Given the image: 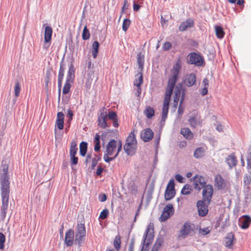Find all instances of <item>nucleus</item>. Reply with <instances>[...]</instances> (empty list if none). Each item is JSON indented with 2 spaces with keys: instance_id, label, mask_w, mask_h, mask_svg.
Instances as JSON below:
<instances>
[{
  "instance_id": "obj_29",
  "label": "nucleus",
  "mask_w": 251,
  "mask_h": 251,
  "mask_svg": "<svg viewBox=\"0 0 251 251\" xmlns=\"http://www.w3.org/2000/svg\"><path fill=\"white\" fill-rule=\"evenodd\" d=\"M100 45L98 41H94L92 46V53L94 58H96L99 52Z\"/></svg>"
},
{
  "instance_id": "obj_17",
  "label": "nucleus",
  "mask_w": 251,
  "mask_h": 251,
  "mask_svg": "<svg viewBox=\"0 0 251 251\" xmlns=\"http://www.w3.org/2000/svg\"><path fill=\"white\" fill-rule=\"evenodd\" d=\"M75 236L74 231L70 229L66 231L65 236V243L67 246H71L75 243Z\"/></svg>"
},
{
  "instance_id": "obj_62",
  "label": "nucleus",
  "mask_w": 251,
  "mask_h": 251,
  "mask_svg": "<svg viewBox=\"0 0 251 251\" xmlns=\"http://www.w3.org/2000/svg\"><path fill=\"white\" fill-rule=\"evenodd\" d=\"M134 244L133 241L131 242L128 246L127 251H133Z\"/></svg>"
},
{
  "instance_id": "obj_31",
  "label": "nucleus",
  "mask_w": 251,
  "mask_h": 251,
  "mask_svg": "<svg viewBox=\"0 0 251 251\" xmlns=\"http://www.w3.org/2000/svg\"><path fill=\"white\" fill-rule=\"evenodd\" d=\"M144 113L148 118L151 119L154 115V110L151 107L148 106L146 108Z\"/></svg>"
},
{
  "instance_id": "obj_64",
  "label": "nucleus",
  "mask_w": 251,
  "mask_h": 251,
  "mask_svg": "<svg viewBox=\"0 0 251 251\" xmlns=\"http://www.w3.org/2000/svg\"><path fill=\"white\" fill-rule=\"evenodd\" d=\"M113 126L115 127H117L119 126L118 118L115 119H114V120H113Z\"/></svg>"
},
{
  "instance_id": "obj_48",
  "label": "nucleus",
  "mask_w": 251,
  "mask_h": 251,
  "mask_svg": "<svg viewBox=\"0 0 251 251\" xmlns=\"http://www.w3.org/2000/svg\"><path fill=\"white\" fill-rule=\"evenodd\" d=\"M5 242V236L3 233L0 232V249L2 250L4 247Z\"/></svg>"
},
{
  "instance_id": "obj_42",
  "label": "nucleus",
  "mask_w": 251,
  "mask_h": 251,
  "mask_svg": "<svg viewBox=\"0 0 251 251\" xmlns=\"http://www.w3.org/2000/svg\"><path fill=\"white\" fill-rule=\"evenodd\" d=\"M90 34L89 31L87 29V26L85 25V27H84L83 32H82V39L84 40H86L89 39L90 38Z\"/></svg>"
},
{
  "instance_id": "obj_43",
  "label": "nucleus",
  "mask_w": 251,
  "mask_h": 251,
  "mask_svg": "<svg viewBox=\"0 0 251 251\" xmlns=\"http://www.w3.org/2000/svg\"><path fill=\"white\" fill-rule=\"evenodd\" d=\"M131 24V21L128 19H125L122 25V29L125 31L126 32L127 30L128 29V27H129L130 25Z\"/></svg>"
},
{
  "instance_id": "obj_33",
  "label": "nucleus",
  "mask_w": 251,
  "mask_h": 251,
  "mask_svg": "<svg viewBox=\"0 0 251 251\" xmlns=\"http://www.w3.org/2000/svg\"><path fill=\"white\" fill-rule=\"evenodd\" d=\"M79 151L81 156H85L87 151V143L85 142H82L79 145Z\"/></svg>"
},
{
  "instance_id": "obj_35",
  "label": "nucleus",
  "mask_w": 251,
  "mask_h": 251,
  "mask_svg": "<svg viewBox=\"0 0 251 251\" xmlns=\"http://www.w3.org/2000/svg\"><path fill=\"white\" fill-rule=\"evenodd\" d=\"M94 142L95 143L94 150L96 151H98L100 148V136L98 134L95 135Z\"/></svg>"
},
{
  "instance_id": "obj_16",
  "label": "nucleus",
  "mask_w": 251,
  "mask_h": 251,
  "mask_svg": "<svg viewBox=\"0 0 251 251\" xmlns=\"http://www.w3.org/2000/svg\"><path fill=\"white\" fill-rule=\"evenodd\" d=\"M181 68V62L180 59H178L176 63L173 65L172 69L171 70L170 78H178L180 69Z\"/></svg>"
},
{
  "instance_id": "obj_34",
  "label": "nucleus",
  "mask_w": 251,
  "mask_h": 251,
  "mask_svg": "<svg viewBox=\"0 0 251 251\" xmlns=\"http://www.w3.org/2000/svg\"><path fill=\"white\" fill-rule=\"evenodd\" d=\"M77 151L76 142L73 140L71 143L70 149V155H75Z\"/></svg>"
},
{
  "instance_id": "obj_63",
  "label": "nucleus",
  "mask_w": 251,
  "mask_h": 251,
  "mask_svg": "<svg viewBox=\"0 0 251 251\" xmlns=\"http://www.w3.org/2000/svg\"><path fill=\"white\" fill-rule=\"evenodd\" d=\"M141 8V6L138 4H136L135 2H134L133 4V10L135 11H138Z\"/></svg>"
},
{
  "instance_id": "obj_49",
  "label": "nucleus",
  "mask_w": 251,
  "mask_h": 251,
  "mask_svg": "<svg viewBox=\"0 0 251 251\" xmlns=\"http://www.w3.org/2000/svg\"><path fill=\"white\" fill-rule=\"evenodd\" d=\"M117 118V115L115 112L111 111L107 113V118H108V119L113 120Z\"/></svg>"
},
{
  "instance_id": "obj_57",
  "label": "nucleus",
  "mask_w": 251,
  "mask_h": 251,
  "mask_svg": "<svg viewBox=\"0 0 251 251\" xmlns=\"http://www.w3.org/2000/svg\"><path fill=\"white\" fill-rule=\"evenodd\" d=\"M56 120L64 121V115L62 112H59L57 113Z\"/></svg>"
},
{
  "instance_id": "obj_9",
  "label": "nucleus",
  "mask_w": 251,
  "mask_h": 251,
  "mask_svg": "<svg viewBox=\"0 0 251 251\" xmlns=\"http://www.w3.org/2000/svg\"><path fill=\"white\" fill-rule=\"evenodd\" d=\"M195 229L194 225L190 223L186 222L181 228L178 235L179 237L185 238L187 236L194 232Z\"/></svg>"
},
{
  "instance_id": "obj_8",
  "label": "nucleus",
  "mask_w": 251,
  "mask_h": 251,
  "mask_svg": "<svg viewBox=\"0 0 251 251\" xmlns=\"http://www.w3.org/2000/svg\"><path fill=\"white\" fill-rule=\"evenodd\" d=\"M107 110L104 107L100 109V114L98 118V125L102 128H105L110 126L107 123Z\"/></svg>"
},
{
  "instance_id": "obj_13",
  "label": "nucleus",
  "mask_w": 251,
  "mask_h": 251,
  "mask_svg": "<svg viewBox=\"0 0 251 251\" xmlns=\"http://www.w3.org/2000/svg\"><path fill=\"white\" fill-rule=\"evenodd\" d=\"M174 209L173 206L171 204L166 205L164 209L163 212L160 217L161 221H165L170 218L174 214Z\"/></svg>"
},
{
  "instance_id": "obj_22",
  "label": "nucleus",
  "mask_w": 251,
  "mask_h": 251,
  "mask_svg": "<svg viewBox=\"0 0 251 251\" xmlns=\"http://www.w3.org/2000/svg\"><path fill=\"white\" fill-rule=\"evenodd\" d=\"M205 182L204 178L200 176H196L194 178V186L196 189L199 190L203 188L205 186Z\"/></svg>"
},
{
  "instance_id": "obj_6",
  "label": "nucleus",
  "mask_w": 251,
  "mask_h": 251,
  "mask_svg": "<svg viewBox=\"0 0 251 251\" xmlns=\"http://www.w3.org/2000/svg\"><path fill=\"white\" fill-rule=\"evenodd\" d=\"M75 231V243L77 245L78 247H81L82 244L84 242L86 234L84 223H77Z\"/></svg>"
},
{
  "instance_id": "obj_20",
  "label": "nucleus",
  "mask_w": 251,
  "mask_h": 251,
  "mask_svg": "<svg viewBox=\"0 0 251 251\" xmlns=\"http://www.w3.org/2000/svg\"><path fill=\"white\" fill-rule=\"evenodd\" d=\"M188 122L191 127L196 128L197 126H201L202 125V121L200 116H193L188 120Z\"/></svg>"
},
{
  "instance_id": "obj_30",
  "label": "nucleus",
  "mask_w": 251,
  "mask_h": 251,
  "mask_svg": "<svg viewBox=\"0 0 251 251\" xmlns=\"http://www.w3.org/2000/svg\"><path fill=\"white\" fill-rule=\"evenodd\" d=\"M215 29L217 37L219 39H222L225 34L223 27L219 25H215Z\"/></svg>"
},
{
  "instance_id": "obj_50",
  "label": "nucleus",
  "mask_w": 251,
  "mask_h": 251,
  "mask_svg": "<svg viewBox=\"0 0 251 251\" xmlns=\"http://www.w3.org/2000/svg\"><path fill=\"white\" fill-rule=\"evenodd\" d=\"M196 82V79H183V83L188 86H191Z\"/></svg>"
},
{
  "instance_id": "obj_11",
  "label": "nucleus",
  "mask_w": 251,
  "mask_h": 251,
  "mask_svg": "<svg viewBox=\"0 0 251 251\" xmlns=\"http://www.w3.org/2000/svg\"><path fill=\"white\" fill-rule=\"evenodd\" d=\"M175 194L174 181L173 179H171L168 182L165 190V199L166 201L170 200L175 197Z\"/></svg>"
},
{
  "instance_id": "obj_25",
  "label": "nucleus",
  "mask_w": 251,
  "mask_h": 251,
  "mask_svg": "<svg viewBox=\"0 0 251 251\" xmlns=\"http://www.w3.org/2000/svg\"><path fill=\"white\" fill-rule=\"evenodd\" d=\"M194 25V21L192 19H188L186 21L182 22L179 26L180 31H184L188 27L193 26Z\"/></svg>"
},
{
  "instance_id": "obj_23",
  "label": "nucleus",
  "mask_w": 251,
  "mask_h": 251,
  "mask_svg": "<svg viewBox=\"0 0 251 251\" xmlns=\"http://www.w3.org/2000/svg\"><path fill=\"white\" fill-rule=\"evenodd\" d=\"M182 94V97H184L182 86L180 84L179 86H176L175 87V96H174L173 102L178 103L180 97Z\"/></svg>"
},
{
  "instance_id": "obj_36",
  "label": "nucleus",
  "mask_w": 251,
  "mask_h": 251,
  "mask_svg": "<svg viewBox=\"0 0 251 251\" xmlns=\"http://www.w3.org/2000/svg\"><path fill=\"white\" fill-rule=\"evenodd\" d=\"M204 150L203 148H197L194 153V156L196 158L202 157L204 155Z\"/></svg>"
},
{
  "instance_id": "obj_58",
  "label": "nucleus",
  "mask_w": 251,
  "mask_h": 251,
  "mask_svg": "<svg viewBox=\"0 0 251 251\" xmlns=\"http://www.w3.org/2000/svg\"><path fill=\"white\" fill-rule=\"evenodd\" d=\"M175 178L177 181L180 183L183 182V177L181 175L178 174L176 175L175 176Z\"/></svg>"
},
{
  "instance_id": "obj_12",
  "label": "nucleus",
  "mask_w": 251,
  "mask_h": 251,
  "mask_svg": "<svg viewBox=\"0 0 251 251\" xmlns=\"http://www.w3.org/2000/svg\"><path fill=\"white\" fill-rule=\"evenodd\" d=\"M213 193V188L211 185H206L203 187L202 191V197L203 201L206 202L207 204H208L210 203Z\"/></svg>"
},
{
  "instance_id": "obj_52",
  "label": "nucleus",
  "mask_w": 251,
  "mask_h": 251,
  "mask_svg": "<svg viewBox=\"0 0 251 251\" xmlns=\"http://www.w3.org/2000/svg\"><path fill=\"white\" fill-rule=\"evenodd\" d=\"M56 125L59 129H62L64 127V121L56 120Z\"/></svg>"
},
{
  "instance_id": "obj_19",
  "label": "nucleus",
  "mask_w": 251,
  "mask_h": 251,
  "mask_svg": "<svg viewBox=\"0 0 251 251\" xmlns=\"http://www.w3.org/2000/svg\"><path fill=\"white\" fill-rule=\"evenodd\" d=\"M137 60L139 69V74L137 75H139L138 78H143L142 72L144 68V55L141 52H139L137 54Z\"/></svg>"
},
{
  "instance_id": "obj_1",
  "label": "nucleus",
  "mask_w": 251,
  "mask_h": 251,
  "mask_svg": "<svg viewBox=\"0 0 251 251\" xmlns=\"http://www.w3.org/2000/svg\"><path fill=\"white\" fill-rule=\"evenodd\" d=\"M10 163V157H5L2 160L0 168V189L1 198L0 217L2 221H4L6 217L9 205L10 176L8 172Z\"/></svg>"
},
{
  "instance_id": "obj_61",
  "label": "nucleus",
  "mask_w": 251,
  "mask_h": 251,
  "mask_svg": "<svg viewBox=\"0 0 251 251\" xmlns=\"http://www.w3.org/2000/svg\"><path fill=\"white\" fill-rule=\"evenodd\" d=\"M103 168L99 166L97 169L96 174L97 176H100L103 172Z\"/></svg>"
},
{
  "instance_id": "obj_15",
  "label": "nucleus",
  "mask_w": 251,
  "mask_h": 251,
  "mask_svg": "<svg viewBox=\"0 0 251 251\" xmlns=\"http://www.w3.org/2000/svg\"><path fill=\"white\" fill-rule=\"evenodd\" d=\"M153 132L150 128L143 129L140 134L141 139L145 142L150 141L153 137Z\"/></svg>"
},
{
  "instance_id": "obj_5",
  "label": "nucleus",
  "mask_w": 251,
  "mask_h": 251,
  "mask_svg": "<svg viewBox=\"0 0 251 251\" xmlns=\"http://www.w3.org/2000/svg\"><path fill=\"white\" fill-rule=\"evenodd\" d=\"M214 186L218 190H224L225 192H230L231 185L230 181L224 178L220 174H217L214 178Z\"/></svg>"
},
{
  "instance_id": "obj_7",
  "label": "nucleus",
  "mask_w": 251,
  "mask_h": 251,
  "mask_svg": "<svg viewBox=\"0 0 251 251\" xmlns=\"http://www.w3.org/2000/svg\"><path fill=\"white\" fill-rule=\"evenodd\" d=\"M154 237V225L152 223H150L148 225L143 236V245L142 251H143L144 247L148 248L149 245L152 243Z\"/></svg>"
},
{
  "instance_id": "obj_32",
  "label": "nucleus",
  "mask_w": 251,
  "mask_h": 251,
  "mask_svg": "<svg viewBox=\"0 0 251 251\" xmlns=\"http://www.w3.org/2000/svg\"><path fill=\"white\" fill-rule=\"evenodd\" d=\"M73 83L72 79H67L62 90V93L64 94H67L70 89L72 84Z\"/></svg>"
},
{
  "instance_id": "obj_18",
  "label": "nucleus",
  "mask_w": 251,
  "mask_h": 251,
  "mask_svg": "<svg viewBox=\"0 0 251 251\" xmlns=\"http://www.w3.org/2000/svg\"><path fill=\"white\" fill-rule=\"evenodd\" d=\"M206 203L204 201H199L197 202V205L199 215L200 216L203 217L208 213V207L205 204Z\"/></svg>"
},
{
  "instance_id": "obj_2",
  "label": "nucleus",
  "mask_w": 251,
  "mask_h": 251,
  "mask_svg": "<svg viewBox=\"0 0 251 251\" xmlns=\"http://www.w3.org/2000/svg\"><path fill=\"white\" fill-rule=\"evenodd\" d=\"M122 142H117L114 139L110 141L106 146V151L103 156V159L106 162L109 163L114 160L122 150Z\"/></svg>"
},
{
  "instance_id": "obj_60",
  "label": "nucleus",
  "mask_w": 251,
  "mask_h": 251,
  "mask_svg": "<svg viewBox=\"0 0 251 251\" xmlns=\"http://www.w3.org/2000/svg\"><path fill=\"white\" fill-rule=\"evenodd\" d=\"M127 3V0H125L124 1V4L122 8V12L123 13H125L126 10L127 9L128 5H126Z\"/></svg>"
},
{
  "instance_id": "obj_3",
  "label": "nucleus",
  "mask_w": 251,
  "mask_h": 251,
  "mask_svg": "<svg viewBox=\"0 0 251 251\" xmlns=\"http://www.w3.org/2000/svg\"><path fill=\"white\" fill-rule=\"evenodd\" d=\"M176 79H169L163 103L162 110V120L165 121L167 118L169 111V106L173 90L174 88Z\"/></svg>"
},
{
  "instance_id": "obj_37",
  "label": "nucleus",
  "mask_w": 251,
  "mask_h": 251,
  "mask_svg": "<svg viewBox=\"0 0 251 251\" xmlns=\"http://www.w3.org/2000/svg\"><path fill=\"white\" fill-rule=\"evenodd\" d=\"M192 191V187L190 185L186 184L182 189L181 193L183 195H188L190 194Z\"/></svg>"
},
{
  "instance_id": "obj_39",
  "label": "nucleus",
  "mask_w": 251,
  "mask_h": 251,
  "mask_svg": "<svg viewBox=\"0 0 251 251\" xmlns=\"http://www.w3.org/2000/svg\"><path fill=\"white\" fill-rule=\"evenodd\" d=\"M65 65L64 64L63 59L61 60L60 64V70L58 74V78H63L65 72Z\"/></svg>"
},
{
  "instance_id": "obj_41",
  "label": "nucleus",
  "mask_w": 251,
  "mask_h": 251,
  "mask_svg": "<svg viewBox=\"0 0 251 251\" xmlns=\"http://www.w3.org/2000/svg\"><path fill=\"white\" fill-rule=\"evenodd\" d=\"M163 241L161 238H158L156 240L154 245H153L152 250L157 251L163 244Z\"/></svg>"
},
{
  "instance_id": "obj_28",
  "label": "nucleus",
  "mask_w": 251,
  "mask_h": 251,
  "mask_svg": "<svg viewBox=\"0 0 251 251\" xmlns=\"http://www.w3.org/2000/svg\"><path fill=\"white\" fill-rule=\"evenodd\" d=\"M226 162L230 168L235 166L237 164V160L234 154L228 155L226 159Z\"/></svg>"
},
{
  "instance_id": "obj_14",
  "label": "nucleus",
  "mask_w": 251,
  "mask_h": 251,
  "mask_svg": "<svg viewBox=\"0 0 251 251\" xmlns=\"http://www.w3.org/2000/svg\"><path fill=\"white\" fill-rule=\"evenodd\" d=\"M52 34V29L50 26H46L44 33V48L48 49L50 44Z\"/></svg>"
},
{
  "instance_id": "obj_55",
  "label": "nucleus",
  "mask_w": 251,
  "mask_h": 251,
  "mask_svg": "<svg viewBox=\"0 0 251 251\" xmlns=\"http://www.w3.org/2000/svg\"><path fill=\"white\" fill-rule=\"evenodd\" d=\"M171 47L172 44L169 42H165L163 46V49L165 50H169Z\"/></svg>"
},
{
  "instance_id": "obj_21",
  "label": "nucleus",
  "mask_w": 251,
  "mask_h": 251,
  "mask_svg": "<svg viewBox=\"0 0 251 251\" xmlns=\"http://www.w3.org/2000/svg\"><path fill=\"white\" fill-rule=\"evenodd\" d=\"M239 222L240 227L242 229H247L251 223V218L249 215H244L240 218Z\"/></svg>"
},
{
  "instance_id": "obj_40",
  "label": "nucleus",
  "mask_w": 251,
  "mask_h": 251,
  "mask_svg": "<svg viewBox=\"0 0 251 251\" xmlns=\"http://www.w3.org/2000/svg\"><path fill=\"white\" fill-rule=\"evenodd\" d=\"M75 69L73 64H71L69 67L67 78H74L75 77Z\"/></svg>"
},
{
  "instance_id": "obj_46",
  "label": "nucleus",
  "mask_w": 251,
  "mask_h": 251,
  "mask_svg": "<svg viewBox=\"0 0 251 251\" xmlns=\"http://www.w3.org/2000/svg\"><path fill=\"white\" fill-rule=\"evenodd\" d=\"M143 79H135L134 82V85L137 87V90L139 94H140L141 92V89L140 86L143 83Z\"/></svg>"
},
{
  "instance_id": "obj_53",
  "label": "nucleus",
  "mask_w": 251,
  "mask_h": 251,
  "mask_svg": "<svg viewBox=\"0 0 251 251\" xmlns=\"http://www.w3.org/2000/svg\"><path fill=\"white\" fill-rule=\"evenodd\" d=\"M71 163L73 165H76L78 163V157L75 155H70Z\"/></svg>"
},
{
  "instance_id": "obj_51",
  "label": "nucleus",
  "mask_w": 251,
  "mask_h": 251,
  "mask_svg": "<svg viewBox=\"0 0 251 251\" xmlns=\"http://www.w3.org/2000/svg\"><path fill=\"white\" fill-rule=\"evenodd\" d=\"M199 232L203 235H206L210 232V229L208 227L203 228H200Z\"/></svg>"
},
{
  "instance_id": "obj_4",
  "label": "nucleus",
  "mask_w": 251,
  "mask_h": 251,
  "mask_svg": "<svg viewBox=\"0 0 251 251\" xmlns=\"http://www.w3.org/2000/svg\"><path fill=\"white\" fill-rule=\"evenodd\" d=\"M137 149V141L136 136L133 132H131L126 139L124 150L128 155L132 156L135 154Z\"/></svg>"
},
{
  "instance_id": "obj_24",
  "label": "nucleus",
  "mask_w": 251,
  "mask_h": 251,
  "mask_svg": "<svg viewBox=\"0 0 251 251\" xmlns=\"http://www.w3.org/2000/svg\"><path fill=\"white\" fill-rule=\"evenodd\" d=\"M209 81L208 79H203L201 84V88L199 90L200 94L204 96L208 93V89L209 88Z\"/></svg>"
},
{
  "instance_id": "obj_38",
  "label": "nucleus",
  "mask_w": 251,
  "mask_h": 251,
  "mask_svg": "<svg viewBox=\"0 0 251 251\" xmlns=\"http://www.w3.org/2000/svg\"><path fill=\"white\" fill-rule=\"evenodd\" d=\"M121 240L119 236H116L114 240V246L117 251H119L121 248Z\"/></svg>"
},
{
  "instance_id": "obj_10",
  "label": "nucleus",
  "mask_w": 251,
  "mask_h": 251,
  "mask_svg": "<svg viewBox=\"0 0 251 251\" xmlns=\"http://www.w3.org/2000/svg\"><path fill=\"white\" fill-rule=\"evenodd\" d=\"M189 63L197 66H203L204 61L202 57L196 52H191L188 55Z\"/></svg>"
},
{
  "instance_id": "obj_56",
  "label": "nucleus",
  "mask_w": 251,
  "mask_h": 251,
  "mask_svg": "<svg viewBox=\"0 0 251 251\" xmlns=\"http://www.w3.org/2000/svg\"><path fill=\"white\" fill-rule=\"evenodd\" d=\"M244 183L246 185H249L251 182V178L250 176H246L244 179Z\"/></svg>"
},
{
  "instance_id": "obj_44",
  "label": "nucleus",
  "mask_w": 251,
  "mask_h": 251,
  "mask_svg": "<svg viewBox=\"0 0 251 251\" xmlns=\"http://www.w3.org/2000/svg\"><path fill=\"white\" fill-rule=\"evenodd\" d=\"M21 91V84L18 81H16L14 86V93L16 98L18 97Z\"/></svg>"
},
{
  "instance_id": "obj_59",
  "label": "nucleus",
  "mask_w": 251,
  "mask_h": 251,
  "mask_svg": "<svg viewBox=\"0 0 251 251\" xmlns=\"http://www.w3.org/2000/svg\"><path fill=\"white\" fill-rule=\"evenodd\" d=\"M107 199V196L105 194H103L99 196V200L101 202L105 201Z\"/></svg>"
},
{
  "instance_id": "obj_45",
  "label": "nucleus",
  "mask_w": 251,
  "mask_h": 251,
  "mask_svg": "<svg viewBox=\"0 0 251 251\" xmlns=\"http://www.w3.org/2000/svg\"><path fill=\"white\" fill-rule=\"evenodd\" d=\"M101 158L100 156L95 155V157L92 158L91 162L92 169H94L97 165L98 162L100 160Z\"/></svg>"
},
{
  "instance_id": "obj_27",
  "label": "nucleus",
  "mask_w": 251,
  "mask_h": 251,
  "mask_svg": "<svg viewBox=\"0 0 251 251\" xmlns=\"http://www.w3.org/2000/svg\"><path fill=\"white\" fill-rule=\"evenodd\" d=\"M180 133L187 140H191L193 138V133L188 127L182 128Z\"/></svg>"
},
{
  "instance_id": "obj_47",
  "label": "nucleus",
  "mask_w": 251,
  "mask_h": 251,
  "mask_svg": "<svg viewBox=\"0 0 251 251\" xmlns=\"http://www.w3.org/2000/svg\"><path fill=\"white\" fill-rule=\"evenodd\" d=\"M109 214V211L107 209H103L100 213L99 219L104 220L107 218Z\"/></svg>"
},
{
  "instance_id": "obj_26",
  "label": "nucleus",
  "mask_w": 251,
  "mask_h": 251,
  "mask_svg": "<svg viewBox=\"0 0 251 251\" xmlns=\"http://www.w3.org/2000/svg\"><path fill=\"white\" fill-rule=\"evenodd\" d=\"M234 239V235L232 233L227 234L225 239V246L229 249H232Z\"/></svg>"
},
{
  "instance_id": "obj_54",
  "label": "nucleus",
  "mask_w": 251,
  "mask_h": 251,
  "mask_svg": "<svg viewBox=\"0 0 251 251\" xmlns=\"http://www.w3.org/2000/svg\"><path fill=\"white\" fill-rule=\"evenodd\" d=\"M183 100H184V98L182 97V98H181V99L180 100V103H179V107L178 108V111H177L179 115H181L183 113V108L181 107V105L182 104Z\"/></svg>"
}]
</instances>
